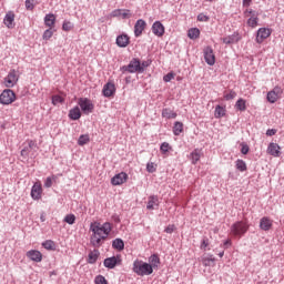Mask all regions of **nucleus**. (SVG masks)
Instances as JSON below:
<instances>
[{"mask_svg":"<svg viewBox=\"0 0 284 284\" xmlns=\"http://www.w3.org/2000/svg\"><path fill=\"white\" fill-rule=\"evenodd\" d=\"M89 230L92 233L90 236L91 245H93V247H101L112 232V224L110 222L101 224V222L95 221L91 222Z\"/></svg>","mask_w":284,"mask_h":284,"instance_id":"nucleus-1","label":"nucleus"},{"mask_svg":"<svg viewBox=\"0 0 284 284\" xmlns=\"http://www.w3.org/2000/svg\"><path fill=\"white\" fill-rule=\"evenodd\" d=\"M39 150V145L34 140H27L24 142V148L21 150V156L23 159H37V152Z\"/></svg>","mask_w":284,"mask_h":284,"instance_id":"nucleus-2","label":"nucleus"},{"mask_svg":"<svg viewBox=\"0 0 284 284\" xmlns=\"http://www.w3.org/2000/svg\"><path fill=\"white\" fill-rule=\"evenodd\" d=\"M133 272L138 274V276H150V274L154 272V268H152V265L141 260H135L133 262Z\"/></svg>","mask_w":284,"mask_h":284,"instance_id":"nucleus-3","label":"nucleus"},{"mask_svg":"<svg viewBox=\"0 0 284 284\" xmlns=\"http://www.w3.org/2000/svg\"><path fill=\"white\" fill-rule=\"evenodd\" d=\"M250 230L247 222L239 221L231 226V234L233 236H243Z\"/></svg>","mask_w":284,"mask_h":284,"instance_id":"nucleus-4","label":"nucleus"},{"mask_svg":"<svg viewBox=\"0 0 284 284\" xmlns=\"http://www.w3.org/2000/svg\"><path fill=\"white\" fill-rule=\"evenodd\" d=\"M17 101V94L11 89H6L0 94V103L2 105H12Z\"/></svg>","mask_w":284,"mask_h":284,"instance_id":"nucleus-5","label":"nucleus"},{"mask_svg":"<svg viewBox=\"0 0 284 284\" xmlns=\"http://www.w3.org/2000/svg\"><path fill=\"white\" fill-rule=\"evenodd\" d=\"M78 105H80L83 114H92V112H94V103L88 98H80L78 100Z\"/></svg>","mask_w":284,"mask_h":284,"instance_id":"nucleus-6","label":"nucleus"},{"mask_svg":"<svg viewBox=\"0 0 284 284\" xmlns=\"http://www.w3.org/2000/svg\"><path fill=\"white\" fill-rule=\"evenodd\" d=\"M123 72H143V67L141 65V61L139 59H133L128 65L122 67Z\"/></svg>","mask_w":284,"mask_h":284,"instance_id":"nucleus-7","label":"nucleus"},{"mask_svg":"<svg viewBox=\"0 0 284 284\" xmlns=\"http://www.w3.org/2000/svg\"><path fill=\"white\" fill-rule=\"evenodd\" d=\"M19 81V73L17 70H11L8 75L4 78V85L6 88H14Z\"/></svg>","mask_w":284,"mask_h":284,"instance_id":"nucleus-8","label":"nucleus"},{"mask_svg":"<svg viewBox=\"0 0 284 284\" xmlns=\"http://www.w3.org/2000/svg\"><path fill=\"white\" fill-rule=\"evenodd\" d=\"M204 60L207 65H214L216 63V55L214 54V50L212 47H205L203 49Z\"/></svg>","mask_w":284,"mask_h":284,"instance_id":"nucleus-9","label":"nucleus"},{"mask_svg":"<svg viewBox=\"0 0 284 284\" xmlns=\"http://www.w3.org/2000/svg\"><path fill=\"white\" fill-rule=\"evenodd\" d=\"M281 94H283V89L281 87H275L272 91H270L266 95L268 103H276L278 99H281Z\"/></svg>","mask_w":284,"mask_h":284,"instance_id":"nucleus-10","label":"nucleus"},{"mask_svg":"<svg viewBox=\"0 0 284 284\" xmlns=\"http://www.w3.org/2000/svg\"><path fill=\"white\" fill-rule=\"evenodd\" d=\"M115 93H116V87L114 85V82H108L106 84H104L102 90L103 97H106L108 99H110V97H114Z\"/></svg>","mask_w":284,"mask_h":284,"instance_id":"nucleus-11","label":"nucleus"},{"mask_svg":"<svg viewBox=\"0 0 284 284\" xmlns=\"http://www.w3.org/2000/svg\"><path fill=\"white\" fill-rule=\"evenodd\" d=\"M126 182H128V173L125 172L118 173L111 179L112 185H123V183H126Z\"/></svg>","mask_w":284,"mask_h":284,"instance_id":"nucleus-12","label":"nucleus"},{"mask_svg":"<svg viewBox=\"0 0 284 284\" xmlns=\"http://www.w3.org/2000/svg\"><path fill=\"white\" fill-rule=\"evenodd\" d=\"M116 265H121V256H112L104 260V267L114 270Z\"/></svg>","mask_w":284,"mask_h":284,"instance_id":"nucleus-13","label":"nucleus"},{"mask_svg":"<svg viewBox=\"0 0 284 284\" xmlns=\"http://www.w3.org/2000/svg\"><path fill=\"white\" fill-rule=\"evenodd\" d=\"M27 258H30L34 263H41L43 261V254L40 251L30 250L27 252Z\"/></svg>","mask_w":284,"mask_h":284,"instance_id":"nucleus-14","label":"nucleus"},{"mask_svg":"<svg viewBox=\"0 0 284 284\" xmlns=\"http://www.w3.org/2000/svg\"><path fill=\"white\" fill-rule=\"evenodd\" d=\"M111 17H121V19H130L132 12L129 9H115L111 12Z\"/></svg>","mask_w":284,"mask_h":284,"instance_id":"nucleus-15","label":"nucleus"},{"mask_svg":"<svg viewBox=\"0 0 284 284\" xmlns=\"http://www.w3.org/2000/svg\"><path fill=\"white\" fill-rule=\"evenodd\" d=\"M42 192L43 189L41 187L40 182H36L31 189V197L33 201H39V199H41Z\"/></svg>","mask_w":284,"mask_h":284,"instance_id":"nucleus-16","label":"nucleus"},{"mask_svg":"<svg viewBox=\"0 0 284 284\" xmlns=\"http://www.w3.org/2000/svg\"><path fill=\"white\" fill-rule=\"evenodd\" d=\"M266 152L267 154H271V156L278 158L281 156V146L277 143L271 142Z\"/></svg>","mask_w":284,"mask_h":284,"instance_id":"nucleus-17","label":"nucleus"},{"mask_svg":"<svg viewBox=\"0 0 284 284\" xmlns=\"http://www.w3.org/2000/svg\"><path fill=\"white\" fill-rule=\"evenodd\" d=\"M152 32L155 34V37H163V34H165V27L163 23H161V21H155L152 24Z\"/></svg>","mask_w":284,"mask_h":284,"instance_id":"nucleus-18","label":"nucleus"},{"mask_svg":"<svg viewBox=\"0 0 284 284\" xmlns=\"http://www.w3.org/2000/svg\"><path fill=\"white\" fill-rule=\"evenodd\" d=\"M272 225L273 221L267 216L260 220V230H263L264 232H270V230H272Z\"/></svg>","mask_w":284,"mask_h":284,"instance_id":"nucleus-19","label":"nucleus"},{"mask_svg":"<svg viewBox=\"0 0 284 284\" xmlns=\"http://www.w3.org/2000/svg\"><path fill=\"white\" fill-rule=\"evenodd\" d=\"M145 26H148V23H145V20H143V19H139L135 22V26H134L135 37H141V34H143V30H145Z\"/></svg>","mask_w":284,"mask_h":284,"instance_id":"nucleus-20","label":"nucleus"},{"mask_svg":"<svg viewBox=\"0 0 284 284\" xmlns=\"http://www.w3.org/2000/svg\"><path fill=\"white\" fill-rule=\"evenodd\" d=\"M69 118L72 121H79L81 119V109L79 106H75L69 111Z\"/></svg>","mask_w":284,"mask_h":284,"instance_id":"nucleus-21","label":"nucleus"},{"mask_svg":"<svg viewBox=\"0 0 284 284\" xmlns=\"http://www.w3.org/2000/svg\"><path fill=\"white\" fill-rule=\"evenodd\" d=\"M146 207L148 210H156L159 207V197L154 195L150 196Z\"/></svg>","mask_w":284,"mask_h":284,"instance_id":"nucleus-22","label":"nucleus"},{"mask_svg":"<svg viewBox=\"0 0 284 284\" xmlns=\"http://www.w3.org/2000/svg\"><path fill=\"white\" fill-rule=\"evenodd\" d=\"M130 44V37H118L116 38V45L119 48H126Z\"/></svg>","mask_w":284,"mask_h":284,"instance_id":"nucleus-23","label":"nucleus"},{"mask_svg":"<svg viewBox=\"0 0 284 284\" xmlns=\"http://www.w3.org/2000/svg\"><path fill=\"white\" fill-rule=\"evenodd\" d=\"M162 116L163 119H176L178 114L171 109H163Z\"/></svg>","mask_w":284,"mask_h":284,"instance_id":"nucleus-24","label":"nucleus"},{"mask_svg":"<svg viewBox=\"0 0 284 284\" xmlns=\"http://www.w3.org/2000/svg\"><path fill=\"white\" fill-rule=\"evenodd\" d=\"M201 150L195 149L192 153H191V161L193 163V165H196V163H199V161H201Z\"/></svg>","mask_w":284,"mask_h":284,"instance_id":"nucleus-25","label":"nucleus"},{"mask_svg":"<svg viewBox=\"0 0 284 284\" xmlns=\"http://www.w3.org/2000/svg\"><path fill=\"white\" fill-rule=\"evenodd\" d=\"M225 112L226 110L224 106L216 105L214 111L215 119H223V116H225Z\"/></svg>","mask_w":284,"mask_h":284,"instance_id":"nucleus-26","label":"nucleus"},{"mask_svg":"<svg viewBox=\"0 0 284 284\" xmlns=\"http://www.w3.org/2000/svg\"><path fill=\"white\" fill-rule=\"evenodd\" d=\"M181 133H183V123L182 122H179L176 121L173 125V134L175 136H180Z\"/></svg>","mask_w":284,"mask_h":284,"instance_id":"nucleus-27","label":"nucleus"},{"mask_svg":"<svg viewBox=\"0 0 284 284\" xmlns=\"http://www.w3.org/2000/svg\"><path fill=\"white\" fill-rule=\"evenodd\" d=\"M42 247H44V250H50L51 252H54V250H57V244L52 240H47L42 243Z\"/></svg>","mask_w":284,"mask_h":284,"instance_id":"nucleus-28","label":"nucleus"},{"mask_svg":"<svg viewBox=\"0 0 284 284\" xmlns=\"http://www.w3.org/2000/svg\"><path fill=\"white\" fill-rule=\"evenodd\" d=\"M149 263L152 266V268L153 267H159V265L161 264V258L159 257V255L153 254V255L150 256Z\"/></svg>","mask_w":284,"mask_h":284,"instance_id":"nucleus-29","label":"nucleus"},{"mask_svg":"<svg viewBox=\"0 0 284 284\" xmlns=\"http://www.w3.org/2000/svg\"><path fill=\"white\" fill-rule=\"evenodd\" d=\"M256 37H272V29L260 28L256 32Z\"/></svg>","mask_w":284,"mask_h":284,"instance_id":"nucleus-30","label":"nucleus"},{"mask_svg":"<svg viewBox=\"0 0 284 284\" xmlns=\"http://www.w3.org/2000/svg\"><path fill=\"white\" fill-rule=\"evenodd\" d=\"M57 21V17H54V13H49L44 17V23L49 28H52V24Z\"/></svg>","mask_w":284,"mask_h":284,"instance_id":"nucleus-31","label":"nucleus"},{"mask_svg":"<svg viewBox=\"0 0 284 284\" xmlns=\"http://www.w3.org/2000/svg\"><path fill=\"white\" fill-rule=\"evenodd\" d=\"M235 108L240 112H245V110H247L246 101L244 99H239L235 103Z\"/></svg>","mask_w":284,"mask_h":284,"instance_id":"nucleus-32","label":"nucleus"},{"mask_svg":"<svg viewBox=\"0 0 284 284\" xmlns=\"http://www.w3.org/2000/svg\"><path fill=\"white\" fill-rule=\"evenodd\" d=\"M235 168L239 172H247V164L243 160L235 161Z\"/></svg>","mask_w":284,"mask_h":284,"instance_id":"nucleus-33","label":"nucleus"},{"mask_svg":"<svg viewBox=\"0 0 284 284\" xmlns=\"http://www.w3.org/2000/svg\"><path fill=\"white\" fill-rule=\"evenodd\" d=\"M12 23H14V13L9 12L4 17V24L8 26V28H12Z\"/></svg>","mask_w":284,"mask_h":284,"instance_id":"nucleus-34","label":"nucleus"},{"mask_svg":"<svg viewBox=\"0 0 284 284\" xmlns=\"http://www.w3.org/2000/svg\"><path fill=\"white\" fill-rule=\"evenodd\" d=\"M90 143V134H82L78 139V145H88Z\"/></svg>","mask_w":284,"mask_h":284,"instance_id":"nucleus-35","label":"nucleus"},{"mask_svg":"<svg viewBox=\"0 0 284 284\" xmlns=\"http://www.w3.org/2000/svg\"><path fill=\"white\" fill-rule=\"evenodd\" d=\"M112 246L114 247V250H123L125 247V243H123V240L121 239H115L112 243Z\"/></svg>","mask_w":284,"mask_h":284,"instance_id":"nucleus-36","label":"nucleus"},{"mask_svg":"<svg viewBox=\"0 0 284 284\" xmlns=\"http://www.w3.org/2000/svg\"><path fill=\"white\" fill-rule=\"evenodd\" d=\"M77 221V216L74 214H68L64 217V223H68V225H74Z\"/></svg>","mask_w":284,"mask_h":284,"instance_id":"nucleus-37","label":"nucleus"},{"mask_svg":"<svg viewBox=\"0 0 284 284\" xmlns=\"http://www.w3.org/2000/svg\"><path fill=\"white\" fill-rule=\"evenodd\" d=\"M187 37H201V30L199 28H191L187 30Z\"/></svg>","mask_w":284,"mask_h":284,"instance_id":"nucleus-38","label":"nucleus"},{"mask_svg":"<svg viewBox=\"0 0 284 284\" xmlns=\"http://www.w3.org/2000/svg\"><path fill=\"white\" fill-rule=\"evenodd\" d=\"M160 150H161L162 154H168V152H170V150H172V146L170 145V143L163 142L160 146Z\"/></svg>","mask_w":284,"mask_h":284,"instance_id":"nucleus-39","label":"nucleus"},{"mask_svg":"<svg viewBox=\"0 0 284 284\" xmlns=\"http://www.w3.org/2000/svg\"><path fill=\"white\" fill-rule=\"evenodd\" d=\"M247 26H250L251 28H256L258 26V17L248 18Z\"/></svg>","mask_w":284,"mask_h":284,"instance_id":"nucleus-40","label":"nucleus"},{"mask_svg":"<svg viewBox=\"0 0 284 284\" xmlns=\"http://www.w3.org/2000/svg\"><path fill=\"white\" fill-rule=\"evenodd\" d=\"M98 258H99V251H93L89 253V263H97Z\"/></svg>","mask_w":284,"mask_h":284,"instance_id":"nucleus-41","label":"nucleus"},{"mask_svg":"<svg viewBox=\"0 0 284 284\" xmlns=\"http://www.w3.org/2000/svg\"><path fill=\"white\" fill-rule=\"evenodd\" d=\"M146 172H149L150 174H154V172H156V163L148 162Z\"/></svg>","mask_w":284,"mask_h":284,"instance_id":"nucleus-42","label":"nucleus"},{"mask_svg":"<svg viewBox=\"0 0 284 284\" xmlns=\"http://www.w3.org/2000/svg\"><path fill=\"white\" fill-rule=\"evenodd\" d=\"M72 28H74V24L68 20H64V22L62 24V30H64V32H70V30H72Z\"/></svg>","mask_w":284,"mask_h":284,"instance_id":"nucleus-43","label":"nucleus"},{"mask_svg":"<svg viewBox=\"0 0 284 284\" xmlns=\"http://www.w3.org/2000/svg\"><path fill=\"white\" fill-rule=\"evenodd\" d=\"M224 99L225 101H232V99H236V93L233 90L224 92Z\"/></svg>","mask_w":284,"mask_h":284,"instance_id":"nucleus-44","label":"nucleus"},{"mask_svg":"<svg viewBox=\"0 0 284 284\" xmlns=\"http://www.w3.org/2000/svg\"><path fill=\"white\" fill-rule=\"evenodd\" d=\"M95 284H108V280H105V276L103 275H98L94 278Z\"/></svg>","mask_w":284,"mask_h":284,"instance_id":"nucleus-45","label":"nucleus"},{"mask_svg":"<svg viewBox=\"0 0 284 284\" xmlns=\"http://www.w3.org/2000/svg\"><path fill=\"white\" fill-rule=\"evenodd\" d=\"M64 99L61 95H53L52 97V103L54 105H59V103H63Z\"/></svg>","mask_w":284,"mask_h":284,"instance_id":"nucleus-46","label":"nucleus"},{"mask_svg":"<svg viewBox=\"0 0 284 284\" xmlns=\"http://www.w3.org/2000/svg\"><path fill=\"white\" fill-rule=\"evenodd\" d=\"M215 258L214 257H203L202 263L205 265V267L212 265L214 263Z\"/></svg>","mask_w":284,"mask_h":284,"instance_id":"nucleus-47","label":"nucleus"},{"mask_svg":"<svg viewBox=\"0 0 284 284\" xmlns=\"http://www.w3.org/2000/svg\"><path fill=\"white\" fill-rule=\"evenodd\" d=\"M174 79V72H169L166 75L163 77V82L164 83H170Z\"/></svg>","mask_w":284,"mask_h":284,"instance_id":"nucleus-48","label":"nucleus"},{"mask_svg":"<svg viewBox=\"0 0 284 284\" xmlns=\"http://www.w3.org/2000/svg\"><path fill=\"white\" fill-rule=\"evenodd\" d=\"M244 14H245V17H247V14H251V17H258V12L255 10H252V9H246L244 11Z\"/></svg>","mask_w":284,"mask_h":284,"instance_id":"nucleus-49","label":"nucleus"},{"mask_svg":"<svg viewBox=\"0 0 284 284\" xmlns=\"http://www.w3.org/2000/svg\"><path fill=\"white\" fill-rule=\"evenodd\" d=\"M34 0H26V8L27 10H34Z\"/></svg>","mask_w":284,"mask_h":284,"instance_id":"nucleus-50","label":"nucleus"},{"mask_svg":"<svg viewBox=\"0 0 284 284\" xmlns=\"http://www.w3.org/2000/svg\"><path fill=\"white\" fill-rule=\"evenodd\" d=\"M222 42L225 43L226 45H230V43H234V38L232 37L222 38Z\"/></svg>","mask_w":284,"mask_h":284,"instance_id":"nucleus-51","label":"nucleus"},{"mask_svg":"<svg viewBox=\"0 0 284 284\" xmlns=\"http://www.w3.org/2000/svg\"><path fill=\"white\" fill-rule=\"evenodd\" d=\"M242 149H241V152L242 154H247L250 152V146L245 143H242Z\"/></svg>","mask_w":284,"mask_h":284,"instance_id":"nucleus-52","label":"nucleus"},{"mask_svg":"<svg viewBox=\"0 0 284 284\" xmlns=\"http://www.w3.org/2000/svg\"><path fill=\"white\" fill-rule=\"evenodd\" d=\"M197 21H210V17L203 14V13H200L197 16Z\"/></svg>","mask_w":284,"mask_h":284,"instance_id":"nucleus-53","label":"nucleus"},{"mask_svg":"<svg viewBox=\"0 0 284 284\" xmlns=\"http://www.w3.org/2000/svg\"><path fill=\"white\" fill-rule=\"evenodd\" d=\"M174 230H176V227L174 225H169V226H166L164 232H166V234H172V232H174Z\"/></svg>","mask_w":284,"mask_h":284,"instance_id":"nucleus-54","label":"nucleus"},{"mask_svg":"<svg viewBox=\"0 0 284 284\" xmlns=\"http://www.w3.org/2000/svg\"><path fill=\"white\" fill-rule=\"evenodd\" d=\"M54 179V176L52 178H47L45 182H44V187H50L52 185V180Z\"/></svg>","mask_w":284,"mask_h":284,"instance_id":"nucleus-55","label":"nucleus"},{"mask_svg":"<svg viewBox=\"0 0 284 284\" xmlns=\"http://www.w3.org/2000/svg\"><path fill=\"white\" fill-rule=\"evenodd\" d=\"M210 245V240H203L202 243H201V248L202 250H205V247H209Z\"/></svg>","mask_w":284,"mask_h":284,"instance_id":"nucleus-56","label":"nucleus"},{"mask_svg":"<svg viewBox=\"0 0 284 284\" xmlns=\"http://www.w3.org/2000/svg\"><path fill=\"white\" fill-rule=\"evenodd\" d=\"M52 34H53L52 28H50V29H47V30L43 32L42 37H52Z\"/></svg>","mask_w":284,"mask_h":284,"instance_id":"nucleus-57","label":"nucleus"},{"mask_svg":"<svg viewBox=\"0 0 284 284\" xmlns=\"http://www.w3.org/2000/svg\"><path fill=\"white\" fill-rule=\"evenodd\" d=\"M274 134H276V130H274V129H268V130L266 131V135H267V136H274Z\"/></svg>","mask_w":284,"mask_h":284,"instance_id":"nucleus-58","label":"nucleus"},{"mask_svg":"<svg viewBox=\"0 0 284 284\" xmlns=\"http://www.w3.org/2000/svg\"><path fill=\"white\" fill-rule=\"evenodd\" d=\"M250 3H252V0H243L244 8H250Z\"/></svg>","mask_w":284,"mask_h":284,"instance_id":"nucleus-59","label":"nucleus"},{"mask_svg":"<svg viewBox=\"0 0 284 284\" xmlns=\"http://www.w3.org/2000/svg\"><path fill=\"white\" fill-rule=\"evenodd\" d=\"M232 245V240H226L224 242V247H230Z\"/></svg>","mask_w":284,"mask_h":284,"instance_id":"nucleus-60","label":"nucleus"},{"mask_svg":"<svg viewBox=\"0 0 284 284\" xmlns=\"http://www.w3.org/2000/svg\"><path fill=\"white\" fill-rule=\"evenodd\" d=\"M148 65H150V62L144 61L141 63V67L143 68V70H145V68H148Z\"/></svg>","mask_w":284,"mask_h":284,"instance_id":"nucleus-61","label":"nucleus"},{"mask_svg":"<svg viewBox=\"0 0 284 284\" xmlns=\"http://www.w3.org/2000/svg\"><path fill=\"white\" fill-rule=\"evenodd\" d=\"M264 39H265L264 37H256V42L263 43Z\"/></svg>","mask_w":284,"mask_h":284,"instance_id":"nucleus-62","label":"nucleus"},{"mask_svg":"<svg viewBox=\"0 0 284 284\" xmlns=\"http://www.w3.org/2000/svg\"><path fill=\"white\" fill-rule=\"evenodd\" d=\"M224 255H225V252L219 253L220 258H223Z\"/></svg>","mask_w":284,"mask_h":284,"instance_id":"nucleus-63","label":"nucleus"},{"mask_svg":"<svg viewBox=\"0 0 284 284\" xmlns=\"http://www.w3.org/2000/svg\"><path fill=\"white\" fill-rule=\"evenodd\" d=\"M118 37H128L126 33L119 34Z\"/></svg>","mask_w":284,"mask_h":284,"instance_id":"nucleus-64","label":"nucleus"}]
</instances>
